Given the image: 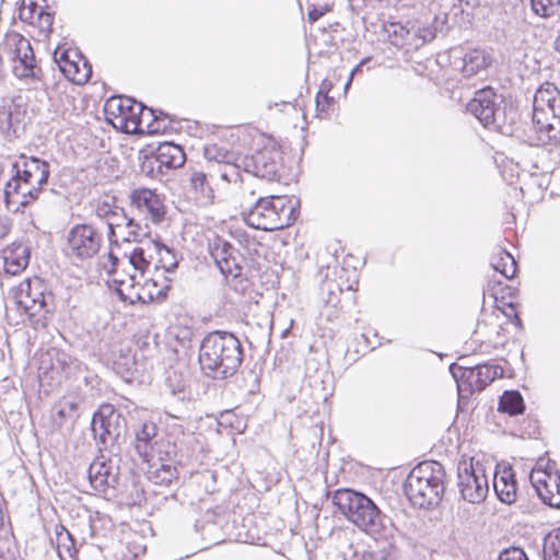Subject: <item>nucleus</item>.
<instances>
[{
	"instance_id": "nucleus-1",
	"label": "nucleus",
	"mask_w": 560,
	"mask_h": 560,
	"mask_svg": "<svg viewBox=\"0 0 560 560\" xmlns=\"http://www.w3.org/2000/svg\"><path fill=\"white\" fill-rule=\"evenodd\" d=\"M229 141L233 142L236 163L243 171L267 180L282 178L283 152L273 137L255 127L243 126L230 132Z\"/></svg>"
},
{
	"instance_id": "nucleus-2",
	"label": "nucleus",
	"mask_w": 560,
	"mask_h": 560,
	"mask_svg": "<svg viewBox=\"0 0 560 560\" xmlns=\"http://www.w3.org/2000/svg\"><path fill=\"white\" fill-rule=\"evenodd\" d=\"M494 302L491 313H483L474 331L475 341L486 348L503 347L508 342L506 325L522 329V319L517 312L518 290L501 280L490 278L483 287V298Z\"/></svg>"
},
{
	"instance_id": "nucleus-3",
	"label": "nucleus",
	"mask_w": 560,
	"mask_h": 560,
	"mask_svg": "<svg viewBox=\"0 0 560 560\" xmlns=\"http://www.w3.org/2000/svg\"><path fill=\"white\" fill-rule=\"evenodd\" d=\"M242 361V343L233 334L213 331L200 345L199 363L202 370L220 377L234 375Z\"/></svg>"
},
{
	"instance_id": "nucleus-4",
	"label": "nucleus",
	"mask_w": 560,
	"mask_h": 560,
	"mask_svg": "<svg viewBox=\"0 0 560 560\" xmlns=\"http://www.w3.org/2000/svg\"><path fill=\"white\" fill-rule=\"evenodd\" d=\"M446 471L442 464L427 460L415 466L402 483L409 502L429 509L439 504L445 491Z\"/></svg>"
},
{
	"instance_id": "nucleus-5",
	"label": "nucleus",
	"mask_w": 560,
	"mask_h": 560,
	"mask_svg": "<svg viewBox=\"0 0 560 560\" xmlns=\"http://www.w3.org/2000/svg\"><path fill=\"white\" fill-rule=\"evenodd\" d=\"M298 217V205L292 197L271 195L257 199L245 222L256 230L278 231L293 225Z\"/></svg>"
},
{
	"instance_id": "nucleus-6",
	"label": "nucleus",
	"mask_w": 560,
	"mask_h": 560,
	"mask_svg": "<svg viewBox=\"0 0 560 560\" xmlns=\"http://www.w3.org/2000/svg\"><path fill=\"white\" fill-rule=\"evenodd\" d=\"M560 126V91L551 82L542 83L534 95L533 128L538 145H546L557 138Z\"/></svg>"
},
{
	"instance_id": "nucleus-7",
	"label": "nucleus",
	"mask_w": 560,
	"mask_h": 560,
	"mask_svg": "<svg viewBox=\"0 0 560 560\" xmlns=\"http://www.w3.org/2000/svg\"><path fill=\"white\" fill-rule=\"evenodd\" d=\"M2 52L11 63L13 75L21 81L39 82L43 69L36 59L31 42L23 35L8 33L1 44Z\"/></svg>"
},
{
	"instance_id": "nucleus-8",
	"label": "nucleus",
	"mask_w": 560,
	"mask_h": 560,
	"mask_svg": "<svg viewBox=\"0 0 560 560\" xmlns=\"http://www.w3.org/2000/svg\"><path fill=\"white\" fill-rule=\"evenodd\" d=\"M332 503L338 511L358 528L372 533L380 516L374 502L361 492L351 489H338L332 495Z\"/></svg>"
},
{
	"instance_id": "nucleus-9",
	"label": "nucleus",
	"mask_w": 560,
	"mask_h": 560,
	"mask_svg": "<svg viewBox=\"0 0 560 560\" xmlns=\"http://www.w3.org/2000/svg\"><path fill=\"white\" fill-rule=\"evenodd\" d=\"M144 116L152 117V109L127 96H112L104 104L105 120L124 133L137 135Z\"/></svg>"
},
{
	"instance_id": "nucleus-10",
	"label": "nucleus",
	"mask_w": 560,
	"mask_h": 560,
	"mask_svg": "<svg viewBox=\"0 0 560 560\" xmlns=\"http://www.w3.org/2000/svg\"><path fill=\"white\" fill-rule=\"evenodd\" d=\"M13 298L18 308L28 317L32 324L37 325L47 319L48 299H52V295L47 291L43 279L38 277L24 279L14 289Z\"/></svg>"
},
{
	"instance_id": "nucleus-11",
	"label": "nucleus",
	"mask_w": 560,
	"mask_h": 560,
	"mask_svg": "<svg viewBox=\"0 0 560 560\" xmlns=\"http://www.w3.org/2000/svg\"><path fill=\"white\" fill-rule=\"evenodd\" d=\"M529 480L545 504L560 509V470L555 460L540 457L530 471Z\"/></svg>"
},
{
	"instance_id": "nucleus-12",
	"label": "nucleus",
	"mask_w": 560,
	"mask_h": 560,
	"mask_svg": "<svg viewBox=\"0 0 560 560\" xmlns=\"http://www.w3.org/2000/svg\"><path fill=\"white\" fill-rule=\"evenodd\" d=\"M127 259L117 258L112 252L102 262V269L106 272V283L114 290L119 299L126 303L135 304L136 289L138 285L137 275L130 273Z\"/></svg>"
},
{
	"instance_id": "nucleus-13",
	"label": "nucleus",
	"mask_w": 560,
	"mask_h": 560,
	"mask_svg": "<svg viewBox=\"0 0 560 560\" xmlns=\"http://www.w3.org/2000/svg\"><path fill=\"white\" fill-rule=\"evenodd\" d=\"M458 489L464 500L470 503L482 502L489 491L486 464L474 458L460 463L458 466Z\"/></svg>"
},
{
	"instance_id": "nucleus-14",
	"label": "nucleus",
	"mask_w": 560,
	"mask_h": 560,
	"mask_svg": "<svg viewBox=\"0 0 560 560\" xmlns=\"http://www.w3.org/2000/svg\"><path fill=\"white\" fill-rule=\"evenodd\" d=\"M451 371L457 381L459 390L468 393L481 392L495 378L503 375V369L498 364L453 365Z\"/></svg>"
},
{
	"instance_id": "nucleus-15",
	"label": "nucleus",
	"mask_w": 560,
	"mask_h": 560,
	"mask_svg": "<svg viewBox=\"0 0 560 560\" xmlns=\"http://www.w3.org/2000/svg\"><path fill=\"white\" fill-rule=\"evenodd\" d=\"M55 60L62 74L72 83L85 84L92 75V67L78 48L58 46Z\"/></svg>"
},
{
	"instance_id": "nucleus-16",
	"label": "nucleus",
	"mask_w": 560,
	"mask_h": 560,
	"mask_svg": "<svg viewBox=\"0 0 560 560\" xmlns=\"http://www.w3.org/2000/svg\"><path fill=\"white\" fill-rule=\"evenodd\" d=\"M102 244L101 234L89 224L74 225L68 236L69 254L78 259L92 258Z\"/></svg>"
},
{
	"instance_id": "nucleus-17",
	"label": "nucleus",
	"mask_w": 560,
	"mask_h": 560,
	"mask_svg": "<svg viewBox=\"0 0 560 560\" xmlns=\"http://www.w3.org/2000/svg\"><path fill=\"white\" fill-rule=\"evenodd\" d=\"M172 282L173 280L165 275V271L152 270L141 284L138 282L135 304L138 302L143 304L163 302L168 295Z\"/></svg>"
},
{
	"instance_id": "nucleus-18",
	"label": "nucleus",
	"mask_w": 560,
	"mask_h": 560,
	"mask_svg": "<svg viewBox=\"0 0 560 560\" xmlns=\"http://www.w3.org/2000/svg\"><path fill=\"white\" fill-rule=\"evenodd\" d=\"M209 253L224 276L237 277L242 270V259L232 245L219 235L209 240Z\"/></svg>"
},
{
	"instance_id": "nucleus-19",
	"label": "nucleus",
	"mask_w": 560,
	"mask_h": 560,
	"mask_svg": "<svg viewBox=\"0 0 560 560\" xmlns=\"http://www.w3.org/2000/svg\"><path fill=\"white\" fill-rule=\"evenodd\" d=\"M42 191L43 188L27 185L25 182L12 177L4 187V201L7 207L14 206V211H23L38 200Z\"/></svg>"
},
{
	"instance_id": "nucleus-20",
	"label": "nucleus",
	"mask_w": 560,
	"mask_h": 560,
	"mask_svg": "<svg viewBox=\"0 0 560 560\" xmlns=\"http://www.w3.org/2000/svg\"><path fill=\"white\" fill-rule=\"evenodd\" d=\"M89 481L96 494L105 495L118 483V472L110 462L96 458L90 465Z\"/></svg>"
},
{
	"instance_id": "nucleus-21",
	"label": "nucleus",
	"mask_w": 560,
	"mask_h": 560,
	"mask_svg": "<svg viewBox=\"0 0 560 560\" xmlns=\"http://www.w3.org/2000/svg\"><path fill=\"white\" fill-rule=\"evenodd\" d=\"M15 175L13 177L25 182L27 185L44 188L49 178V165L37 158L23 159L14 164Z\"/></svg>"
},
{
	"instance_id": "nucleus-22",
	"label": "nucleus",
	"mask_w": 560,
	"mask_h": 560,
	"mask_svg": "<svg viewBox=\"0 0 560 560\" xmlns=\"http://www.w3.org/2000/svg\"><path fill=\"white\" fill-rule=\"evenodd\" d=\"M130 199L137 209L150 215L153 223H160L164 219L166 208L163 199L155 190L137 188L131 192Z\"/></svg>"
},
{
	"instance_id": "nucleus-23",
	"label": "nucleus",
	"mask_w": 560,
	"mask_h": 560,
	"mask_svg": "<svg viewBox=\"0 0 560 560\" xmlns=\"http://www.w3.org/2000/svg\"><path fill=\"white\" fill-rule=\"evenodd\" d=\"M493 489L499 500L512 504L517 498V481L515 472L509 464H497L493 471Z\"/></svg>"
},
{
	"instance_id": "nucleus-24",
	"label": "nucleus",
	"mask_w": 560,
	"mask_h": 560,
	"mask_svg": "<svg viewBox=\"0 0 560 560\" xmlns=\"http://www.w3.org/2000/svg\"><path fill=\"white\" fill-rule=\"evenodd\" d=\"M2 268L7 275H20L28 266L31 249L21 242H13L1 252Z\"/></svg>"
},
{
	"instance_id": "nucleus-25",
	"label": "nucleus",
	"mask_w": 560,
	"mask_h": 560,
	"mask_svg": "<svg viewBox=\"0 0 560 560\" xmlns=\"http://www.w3.org/2000/svg\"><path fill=\"white\" fill-rule=\"evenodd\" d=\"M119 415L112 404H103L92 418V431L98 435L102 442L107 438L118 434Z\"/></svg>"
},
{
	"instance_id": "nucleus-26",
	"label": "nucleus",
	"mask_w": 560,
	"mask_h": 560,
	"mask_svg": "<svg viewBox=\"0 0 560 560\" xmlns=\"http://www.w3.org/2000/svg\"><path fill=\"white\" fill-rule=\"evenodd\" d=\"M468 110L485 126L493 122L495 114V93L492 89L479 90L467 105Z\"/></svg>"
},
{
	"instance_id": "nucleus-27",
	"label": "nucleus",
	"mask_w": 560,
	"mask_h": 560,
	"mask_svg": "<svg viewBox=\"0 0 560 560\" xmlns=\"http://www.w3.org/2000/svg\"><path fill=\"white\" fill-rule=\"evenodd\" d=\"M20 19L37 31L38 36H47L52 32L54 16L42 8L22 7L19 13Z\"/></svg>"
},
{
	"instance_id": "nucleus-28",
	"label": "nucleus",
	"mask_w": 560,
	"mask_h": 560,
	"mask_svg": "<svg viewBox=\"0 0 560 560\" xmlns=\"http://www.w3.org/2000/svg\"><path fill=\"white\" fill-rule=\"evenodd\" d=\"M155 160L160 168L175 170L182 167L186 162V153L184 149L173 142L160 143L156 152Z\"/></svg>"
},
{
	"instance_id": "nucleus-29",
	"label": "nucleus",
	"mask_w": 560,
	"mask_h": 560,
	"mask_svg": "<svg viewBox=\"0 0 560 560\" xmlns=\"http://www.w3.org/2000/svg\"><path fill=\"white\" fill-rule=\"evenodd\" d=\"M154 248L152 241L145 245L135 247L128 256H125L128 266H131L141 276L145 271H150L151 267L154 270Z\"/></svg>"
},
{
	"instance_id": "nucleus-30",
	"label": "nucleus",
	"mask_w": 560,
	"mask_h": 560,
	"mask_svg": "<svg viewBox=\"0 0 560 560\" xmlns=\"http://www.w3.org/2000/svg\"><path fill=\"white\" fill-rule=\"evenodd\" d=\"M54 534V542L60 560H80L75 540L62 524L55 526Z\"/></svg>"
},
{
	"instance_id": "nucleus-31",
	"label": "nucleus",
	"mask_w": 560,
	"mask_h": 560,
	"mask_svg": "<svg viewBox=\"0 0 560 560\" xmlns=\"http://www.w3.org/2000/svg\"><path fill=\"white\" fill-rule=\"evenodd\" d=\"M331 89V81L325 79L322 81L316 94V116L320 119L330 118L338 109L337 100L330 95Z\"/></svg>"
},
{
	"instance_id": "nucleus-32",
	"label": "nucleus",
	"mask_w": 560,
	"mask_h": 560,
	"mask_svg": "<svg viewBox=\"0 0 560 560\" xmlns=\"http://www.w3.org/2000/svg\"><path fill=\"white\" fill-rule=\"evenodd\" d=\"M229 142L230 150L225 155L226 161L217 165L214 176L217 175L221 180L228 184H237L242 182L241 170H243V167L236 163L233 152V142Z\"/></svg>"
},
{
	"instance_id": "nucleus-33",
	"label": "nucleus",
	"mask_w": 560,
	"mask_h": 560,
	"mask_svg": "<svg viewBox=\"0 0 560 560\" xmlns=\"http://www.w3.org/2000/svg\"><path fill=\"white\" fill-rule=\"evenodd\" d=\"M491 267L494 271L502 275L505 279H513L517 273V262L515 258L505 249H495L490 258Z\"/></svg>"
},
{
	"instance_id": "nucleus-34",
	"label": "nucleus",
	"mask_w": 560,
	"mask_h": 560,
	"mask_svg": "<svg viewBox=\"0 0 560 560\" xmlns=\"http://www.w3.org/2000/svg\"><path fill=\"white\" fill-rule=\"evenodd\" d=\"M154 250V270L165 271V275L174 271L177 267V259L173 250L167 246L152 241Z\"/></svg>"
},
{
	"instance_id": "nucleus-35",
	"label": "nucleus",
	"mask_w": 560,
	"mask_h": 560,
	"mask_svg": "<svg viewBox=\"0 0 560 560\" xmlns=\"http://www.w3.org/2000/svg\"><path fill=\"white\" fill-rule=\"evenodd\" d=\"M233 237L243 250L241 256L254 259V257L260 255L262 243L255 235L247 231L238 230L233 233Z\"/></svg>"
},
{
	"instance_id": "nucleus-36",
	"label": "nucleus",
	"mask_w": 560,
	"mask_h": 560,
	"mask_svg": "<svg viewBox=\"0 0 560 560\" xmlns=\"http://www.w3.org/2000/svg\"><path fill=\"white\" fill-rule=\"evenodd\" d=\"M499 410L511 416L523 413L525 405L517 390H505L500 397Z\"/></svg>"
},
{
	"instance_id": "nucleus-37",
	"label": "nucleus",
	"mask_w": 560,
	"mask_h": 560,
	"mask_svg": "<svg viewBox=\"0 0 560 560\" xmlns=\"http://www.w3.org/2000/svg\"><path fill=\"white\" fill-rule=\"evenodd\" d=\"M334 281L340 292L357 291L359 285L358 267L353 266L351 269H347L345 267L340 268V270L336 272Z\"/></svg>"
},
{
	"instance_id": "nucleus-38",
	"label": "nucleus",
	"mask_w": 560,
	"mask_h": 560,
	"mask_svg": "<svg viewBox=\"0 0 560 560\" xmlns=\"http://www.w3.org/2000/svg\"><path fill=\"white\" fill-rule=\"evenodd\" d=\"M542 552L545 560H560V528L546 536Z\"/></svg>"
},
{
	"instance_id": "nucleus-39",
	"label": "nucleus",
	"mask_w": 560,
	"mask_h": 560,
	"mask_svg": "<svg viewBox=\"0 0 560 560\" xmlns=\"http://www.w3.org/2000/svg\"><path fill=\"white\" fill-rule=\"evenodd\" d=\"M487 67L486 57L480 51H471L465 55L463 72L472 75Z\"/></svg>"
},
{
	"instance_id": "nucleus-40",
	"label": "nucleus",
	"mask_w": 560,
	"mask_h": 560,
	"mask_svg": "<svg viewBox=\"0 0 560 560\" xmlns=\"http://www.w3.org/2000/svg\"><path fill=\"white\" fill-rule=\"evenodd\" d=\"M165 130L164 119L154 116L152 112V117L144 116V119H141V130L137 135H162Z\"/></svg>"
},
{
	"instance_id": "nucleus-41",
	"label": "nucleus",
	"mask_w": 560,
	"mask_h": 560,
	"mask_svg": "<svg viewBox=\"0 0 560 560\" xmlns=\"http://www.w3.org/2000/svg\"><path fill=\"white\" fill-rule=\"evenodd\" d=\"M152 478L155 483L171 485L173 480L177 479V469L172 464H161V466L152 472Z\"/></svg>"
},
{
	"instance_id": "nucleus-42",
	"label": "nucleus",
	"mask_w": 560,
	"mask_h": 560,
	"mask_svg": "<svg viewBox=\"0 0 560 560\" xmlns=\"http://www.w3.org/2000/svg\"><path fill=\"white\" fill-rule=\"evenodd\" d=\"M560 0H532L533 11L542 18L552 15L559 8Z\"/></svg>"
},
{
	"instance_id": "nucleus-43",
	"label": "nucleus",
	"mask_w": 560,
	"mask_h": 560,
	"mask_svg": "<svg viewBox=\"0 0 560 560\" xmlns=\"http://www.w3.org/2000/svg\"><path fill=\"white\" fill-rule=\"evenodd\" d=\"M332 0H327L322 4L311 2L308 4V13L307 19L310 23H315L318 21L322 16H324L326 13L330 12L332 10Z\"/></svg>"
},
{
	"instance_id": "nucleus-44",
	"label": "nucleus",
	"mask_w": 560,
	"mask_h": 560,
	"mask_svg": "<svg viewBox=\"0 0 560 560\" xmlns=\"http://www.w3.org/2000/svg\"><path fill=\"white\" fill-rule=\"evenodd\" d=\"M214 177V173H206L202 171H196L190 177L191 187L196 190L203 191L208 186V179Z\"/></svg>"
},
{
	"instance_id": "nucleus-45",
	"label": "nucleus",
	"mask_w": 560,
	"mask_h": 560,
	"mask_svg": "<svg viewBox=\"0 0 560 560\" xmlns=\"http://www.w3.org/2000/svg\"><path fill=\"white\" fill-rule=\"evenodd\" d=\"M499 560H528L526 553L521 548H509L501 552Z\"/></svg>"
},
{
	"instance_id": "nucleus-46",
	"label": "nucleus",
	"mask_w": 560,
	"mask_h": 560,
	"mask_svg": "<svg viewBox=\"0 0 560 560\" xmlns=\"http://www.w3.org/2000/svg\"><path fill=\"white\" fill-rule=\"evenodd\" d=\"M151 439V433L148 431V425H143L141 432L137 434V448L139 450L141 447V443L144 444V446L148 445L149 441Z\"/></svg>"
},
{
	"instance_id": "nucleus-47",
	"label": "nucleus",
	"mask_w": 560,
	"mask_h": 560,
	"mask_svg": "<svg viewBox=\"0 0 560 560\" xmlns=\"http://www.w3.org/2000/svg\"><path fill=\"white\" fill-rule=\"evenodd\" d=\"M11 230V224L9 222V219L5 217L0 215V240L5 237Z\"/></svg>"
},
{
	"instance_id": "nucleus-48",
	"label": "nucleus",
	"mask_w": 560,
	"mask_h": 560,
	"mask_svg": "<svg viewBox=\"0 0 560 560\" xmlns=\"http://www.w3.org/2000/svg\"><path fill=\"white\" fill-rule=\"evenodd\" d=\"M96 211H97V214L100 217H109V215L115 217V215H117L116 209H110V208L107 207V205L97 206Z\"/></svg>"
},
{
	"instance_id": "nucleus-49",
	"label": "nucleus",
	"mask_w": 560,
	"mask_h": 560,
	"mask_svg": "<svg viewBox=\"0 0 560 560\" xmlns=\"http://www.w3.org/2000/svg\"><path fill=\"white\" fill-rule=\"evenodd\" d=\"M234 415L232 412H226L222 416V424H224V422H226V424L231 425V422H230V418L233 417Z\"/></svg>"
},
{
	"instance_id": "nucleus-50",
	"label": "nucleus",
	"mask_w": 560,
	"mask_h": 560,
	"mask_svg": "<svg viewBox=\"0 0 560 560\" xmlns=\"http://www.w3.org/2000/svg\"><path fill=\"white\" fill-rule=\"evenodd\" d=\"M121 560H139L136 553L128 552L122 556Z\"/></svg>"
},
{
	"instance_id": "nucleus-51",
	"label": "nucleus",
	"mask_w": 560,
	"mask_h": 560,
	"mask_svg": "<svg viewBox=\"0 0 560 560\" xmlns=\"http://www.w3.org/2000/svg\"><path fill=\"white\" fill-rule=\"evenodd\" d=\"M553 46H555L556 51H558L560 54V33L556 37Z\"/></svg>"
},
{
	"instance_id": "nucleus-52",
	"label": "nucleus",
	"mask_w": 560,
	"mask_h": 560,
	"mask_svg": "<svg viewBox=\"0 0 560 560\" xmlns=\"http://www.w3.org/2000/svg\"><path fill=\"white\" fill-rule=\"evenodd\" d=\"M3 522H4L3 510H2V504L0 503V532L3 528Z\"/></svg>"
},
{
	"instance_id": "nucleus-53",
	"label": "nucleus",
	"mask_w": 560,
	"mask_h": 560,
	"mask_svg": "<svg viewBox=\"0 0 560 560\" xmlns=\"http://www.w3.org/2000/svg\"><path fill=\"white\" fill-rule=\"evenodd\" d=\"M108 225H109L110 233L113 235H115V228H119V224H115L113 222H109Z\"/></svg>"
},
{
	"instance_id": "nucleus-54",
	"label": "nucleus",
	"mask_w": 560,
	"mask_h": 560,
	"mask_svg": "<svg viewBox=\"0 0 560 560\" xmlns=\"http://www.w3.org/2000/svg\"><path fill=\"white\" fill-rule=\"evenodd\" d=\"M128 225H133L132 220H129V221H128Z\"/></svg>"
}]
</instances>
